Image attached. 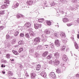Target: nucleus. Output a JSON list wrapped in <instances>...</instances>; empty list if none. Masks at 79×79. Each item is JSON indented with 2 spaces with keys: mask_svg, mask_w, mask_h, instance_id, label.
Returning a JSON list of instances; mask_svg holds the SVG:
<instances>
[{
  "mask_svg": "<svg viewBox=\"0 0 79 79\" xmlns=\"http://www.w3.org/2000/svg\"><path fill=\"white\" fill-rule=\"evenodd\" d=\"M34 43L35 45H37L40 42V38L39 37H37L34 40Z\"/></svg>",
  "mask_w": 79,
  "mask_h": 79,
  "instance_id": "f257e3e1",
  "label": "nucleus"
},
{
  "mask_svg": "<svg viewBox=\"0 0 79 79\" xmlns=\"http://www.w3.org/2000/svg\"><path fill=\"white\" fill-rule=\"evenodd\" d=\"M66 9V7L63 6H61V7L59 8V11L60 13H62V14H63L64 13V10Z\"/></svg>",
  "mask_w": 79,
  "mask_h": 79,
  "instance_id": "f03ea898",
  "label": "nucleus"
},
{
  "mask_svg": "<svg viewBox=\"0 0 79 79\" xmlns=\"http://www.w3.org/2000/svg\"><path fill=\"white\" fill-rule=\"evenodd\" d=\"M71 39H72L73 41L74 42L75 47L76 49H78V48H79V45H78V44H77L76 42H74L75 41L74 39V37H71Z\"/></svg>",
  "mask_w": 79,
  "mask_h": 79,
  "instance_id": "7ed1b4c3",
  "label": "nucleus"
},
{
  "mask_svg": "<svg viewBox=\"0 0 79 79\" xmlns=\"http://www.w3.org/2000/svg\"><path fill=\"white\" fill-rule=\"evenodd\" d=\"M55 45L56 47H59L60 45V43L58 40H56L55 41Z\"/></svg>",
  "mask_w": 79,
  "mask_h": 79,
  "instance_id": "20e7f679",
  "label": "nucleus"
},
{
  "mask_svg": "<svg viewBox=\"0 0 79 79\" xmlns=\"http://www.w3.org/2000/svg\"><path fill=\"white\" fill-rule=\"evenodd\" d=\"M19 3L15 2V3L13 4V6H12V8L13 9H15V8H18V7L19 6Z\"/></svg>",
  "mask_w": 79,
  "mask_h": 79,
  "instance_id": "39448f33",
  "label": "nucleus"
},
{
  "mask_svg": "<svg viewBox=\"0 0 79 79\" xmlns=\"http://www.w3.org/2000/svg\"><path fill=\"white\" fill-rule=\"evenodd\" d=\"M53 64L54 66H58L60 64V61L58 60H55L53 61Z\"/></svg>",
  "mask_w": 79,
  "mask_h": 79,
  "instance_id": "423d86ee",
  "label": "nucleus"
},
{
  "mask_svg": "<svg viewBox=\"0 0 79 79\" xmlns=\"http://www.w3.org/2000/svg\"><path fill=\"white\" fill-rule=\"evenodd\" d=\"M41 27V25L37 23L34 24V27L36 29H37Z\"/></svg>",
  "mask_w": 79,
  "mask_h": 79,
  "instance_id": "0eeeda50",
  "label": "nucleus"
},
{
  "mask_svg": "<svg viewBox=\"0 0 79 79\" xmlns=\"http://www.w3.org/2000/svg\"><path fill=\"white\" fill-rule=\"evenodd\" d=\"M31 79H34L35 77V73L31 72L30 73Z\"/></svg>",
  "mask_w": 79,
  "mask_h": 79,
  "instance_id": "6e6552de",
  "label": "nucleus"
},
{
  "mask_svg": "<svg viewBox=\"0 0 79 79\" xmlns=\"http://www.w3.org/2000/svg\"><path fill=\"white\" fill-rule=\"evenodd\" d=\"M25 26L27 28H29V27H31V24L29 22H27L25 24Z\"/></svg>",
  "mask_w": 79,
  "mask_h": 79,
  "instance_id": "1a4fd4ad",
  "label": "nucleus"
},
{
  "mask_svg": "<svg viewBox=\"0 0 79 79\" xmlns=\"http://www.w3.org/2000/svg\"><path fill=\"white\" fill-rule=\"evenodd\" d=\"M62 59L64 61H67L68 60V57H67L66 55H64L62 56Z\"/></svg>",
  "mask_w": 79,
  "mask_h": 79,
  "instance_id": "9d476101",
  "label": "nucleus"
},
{
  "mask_svg": "<svg viewBox=\"0 0 79 79\" xmlns=\"http://www.w3.org/2000/svg\"><path fill=\"white\" fill-rule=\"evenodd\" d=\"M40 75L43 77H45L47 76V74H46V73L45 72H42L40 73Z\"/></svg>",
  "mask_w": 79,
  "mask_h": 79,
  "instance_id": "9b49d317",
  "label": "nucleus"
},
{
  "mask_svg": "<svg viewBox=\"0 0 79 79\" xmlns=\"http://www.w3.org/2000/svg\"><path fill=\"white\" fill-rule=\"evenodd\" d=\"M50 76H51L53 78H55V77H56V75H55V73L53 72L51 73L50 74Z\"/></svg>",
  "mask_w": 79,
  "mask_h": 79,
  "instance_id": "f8f14e48",
  "label": "nucleus"
},
{
  "mask_svg": "<svg viewBox=\"0 0 79 79\" xmlns=\"http://www.w3.org/2000/svg\"><path fill=\"white\" fill-rule=\"evenodd\" d=\"M60 36L61 38H65L66 37V35L64 32L60 33Z\"/></svg>",
  "mask_w": 79,
  "mask_h": 79,
  "instance_id": "ddd939ff",
  "label": "nucleus"
},
{
  "mask_svg": "<svg viewBox=\"0 0 79 79\" xmlns=\"http://www.w3.org/2000/svg\"><path fill=\"white\" fill-rule=\"evenodd\" d=\"M44 33L45 34H49L50 33V31L49 30L46 29L44 31Z\"/></svg>",
  "mask_w": 79,
  "mask_h": 79,
  "instance_id": "4468645a",
  "label": "nucleus"
},
{
  "mask_svg": "<svg viewBox=\"0 0 79 79\" xmlns=\"http://www.w3.org/2000/svg\"><path fill=\"white\" fill-rule=\"evenodd\" d=\"M63 23H65V22H69V19L66 18H64L63 19Z\"/></svg>",
  "mask_w": 79,
  "mask_h": 79,
  "instance_id": "2eb2a0df",
  "label": "nucleus"
},
{
  "mask_svg": "<svg viewBox=\"0 0 79 79\" xmlns=\"http://www.w3.org/2000/svg\"><path fill=\"white\" fill-rule=\"evenodd\" d=\"M54 56H55L56 58H58L60 56V54L58 52H56L54 54Z\"/></svg>",
  "mask_w": 79,
  "mask_h": 79,
  "instance_id": "dca6fc26",
  "label": "nucleus"
},
{
  "mask_svg": "<svg viewBox=\"0 0 79 79\" xmlns=\"http://www.w3.org/2000/svg\"><path fill=\"white\" fill-rule=\"evenodd\" d=\"M27 4L28 5H31L33 3V2H32V1H28L27 2Z\"/></svg>",
  "mask_w": 79,
  "mask_h": 79,
  "instance_id": "f3484780",
  "label": "nucleus"
},
{
  "mask_svg": "<svg viewBox=\"0 0 79 79\" xmlns=\"http://www.w3.org/2000/svg\"><path fill=\"white\" fill-rule=\"evenodd\" d=\"M8 7L7 5L6 4L3 5L1 6V8L2 9H5Z\"/></svg>",
  "mask_w": 79,
  "mask_h": 79,
  "instance_id": "a211bd4d",
  "label": "nucleus"
},
{
  "mask_svg": "<svg viewBox=\"0 0 79 79\" xmlns=\"http://www.w3.org/2000/svg\"><path fill=\"white\" fill-rule=\"evenodd\" d=\"M16 16L17 18H19L20 17H24V16L22 14H17Z\"/></svg>",
  "mask_w": 79,
  "mask_h": 79,
  "instance_id": "6ab92c4d",
  "label": "nucleus"
},
{
  "mask_svg": "<svg viewBox=\"0 0 79 79\" xmlns=\"http://www.w3.org/2000/svg\"><path fill=\"white\" fill-rule=\"evenodd\" d=\"M34 56L35 58H39L40 56V55L38 53H35L34 55Z\"/></svg>",
  "mask_w": 79,
  "mask_h": 79,
  "instance_id": "aec40b11",
  "label": "nucleus"
},
{
  "mask_svg": "<svg viewBox=\"0 0 79 79\" xmlns=\"http://www.w3.org/2000/svg\"><path fill=\"white\" fill-rule=\"evenodd\" d=\"M29 33L31 37H33V36H35V34H34V32L32 31H30Z\"/></svg>",
  "mask_w": 79,
  "mask_h": 79,
  "instance_id": "412c9836",
  "label": "nucleus"
},
{
  "mask_svg": "<svg viewBox=\"0 0 79 79\" xmlns=\"http://www.w3.org/2000/svg\"><path fill=\"white\" fill-rule=\"evenodd\" d=\"M48 54V52L46 51L43 53V56L44 57H45V56H47Z\"/></svg>",
  "mask_w": 79,
  "mask_h": 79,
  "instance_id": "4be33fe9",
  "label": "nucleus"
},
{
  "mask_svg": "<svg viewBox=\"0 0 79 79\" xmlns=\"http://www.w3.org/2000/svg\"><path fill=\"white\" fill-rule=\"evenodd\" d=\"M65 48H66V46L64 45L60 49V50L61 51H64V50H65Z\"/></svg>",
  "mask_w": 79,
  "mask_h": 79,
  "instance_id": "5701e85b",
  "label": "nucleus"
},
{
  "mask_svg": "<svg viewBox=\"0 0 79 79\" xmlns=\"http://www.w3.org/2000/svg\"><path fill=\"white\" fill-rule=\"evenodd\" d=\"M34 49L32 48H30L29 50L30 53H34Z\"/></svg>",
  "mask_w": 79,
  "mask_h": 79,
  "instance_id": "b1692460",
  "label": "nucleus"
},
{
  "mask_svg": "<svg viewBox=\"0 0 79 79\" xmlns=\"http://www.w3.org/2000/svg\"><path fill=\"white\" fill-rule=\"evenodd\" d=\"M12 52L15 54V55H18L19 54L18 52H17V51H15L14 50H12Z\"/></svg>",
  "mask_w": 79,
  "mask_h": 79,
  "instance_id": "393cba45",
  "label": "nucleus"
},
{
  "mask_svg": "<svg viewBox=\"0 0 79 79\" xmlns=\"http://www.w3.org/2000/svg\"><path fill=\"white\" fill-rule=\"evenodd\" d=\"M43 21H44V19H40L38 20L39 23H42Z\"/></svg>",
  "mask_w": 79,
  "mask_h": 79,
  "instance_id": "a878e982",
  "label": "nucleus"
},
{
  "mask_svg": "<svg viewBox=\"0 0 79 79\" xmlns=\"http://www.w3.org/2000/svg\"><path fill=\"white\" fill-rule=\"evenodd\" d=\"M18 66L20 69L23 68V66L22 65V64L21 63H18Z\"/></svg>",
  "mask_w": 79,
  "mask_h": 79,
  "instance_id": "bb28decb",
  "label": "nucleus"
},
{
  "mask_svg": "<svg viewBox=\"0 0 79 79\" xmlns=\"http://www.w3.org/2000/svg\"><path fill=\"white\" fill-rule=\"evenodd\" d=\"M16 39H13L12 40V42H11L12 44H15L16 43Z\"/></svg>",
  "mask_w": 79,
  "mask_h": 79,
  "instance_id": "cd10ccee",
  "label": "nucleus"
},
{
  "mask_svg": "<svg viewBox=\"0 0 79 79\" xmlns=\"http://www.w3.org/2000/svg\"><path fill=\"white\" fill-rule=\"evenodd\" d=\"M46 24L48 26H51V25L52 24V23H51V22L50 21H47L46 22Z\"/></svg>",
  "mask_w": 79,
  "mask_h": 79,
  "instance_id": "c85d7f7f",
  "label": "nucleus"
},
{
  "mask_svg": "<svg viewBox=\"0 0 79 79\" xmlns=\"http://www.w3.org/2000/svg\"><path fill=\"white\" fill-rule=\"evenodd\" d=\"M23 48L22 47L20 48L19 50V53H21V52H23Z\"/></svg>",
  "mask_w": 79,
  "mask_h": 79,
  "instance_id": "c756f323",
  "label": "nucleus"
},
{
  "mask_svg": "<svg viewBox=\"0 0 79 79\" xmlns=\"http://www.w3.org/2000/svg\"><path fill=\"white\" fill-rule=\"evenodd\" d=\"M56 72L57 73H61V70H60V69H57L56 71Z\"/></svg>",
  "mask_w": 79,
  "mask_h": 79,
  "instance_id": "7c9ffc66",
  "label": "nucleus"
},
{
  "mask_svg": "<svg viewBox=\"0 0 79 79\" xmlns=\"http://www.w3.org/2000/svg\"><path fill=\"white\" fill-rule=\"evenodd\" d=\"M73 22H72L70 23H67V26H72V25H73Z\"/></svg>",
  "mask_w": 79,
  "mask_h": 79,
  "instance_id": "2f4dec72",
  "label": "nucleus"
},
{
  "mask_svg": "<svg viewBox=\"0 0 79 79\" xmlns=\"http://www.w3.org/2000/svg\"><path fill=\"white\" fill-rule=\"evenodd\" d=\"M62 41L64 43V44H66V42H67V39L66 38H65L64 40L63 39L62 40Z\"/></svg>",
  "mask_w": 79,
  "mask_h": 79,
  "instance_id": "473e14b6",
  "label": "nucleus"
},
{
  "mask_svg": "<svg viewBox=\"0 0 79 79\" xmlns=\"http://www.w3.org/2000/svg\"><path fill=\"white\" fill-rule=\"evenodd\" d=\"M4 3H6V4H9L10 3V2H9V0H6L4 1Z\"/></svg>",
  "mask_w": 79,
  "mask_h": 79,
  "instance_id": "72a5a7b5",
  "label": "nucleus"
},
{
  "mask_svg": "<svg viewBox=\"0 0 79 79\" xmlns=\"http://www.w3.org/2000/svg\"><path fill=\"white\" fill-rule=\"evenodd\" d=\"M24 33H21L19 36L20 37H24Z\"/></svg>",
  "mask_w": 79,
  "mask_h": 79,
  "instance_id": "f704fd0d",
  "label": "nucleus"
},
{
  "mask_svg": "<svg viewBox=\"0 0 79 79\" xmlns=\"http://www.w3.org/2000/svg\"><path fill=\"white\" fill-rule=\"evenodd\" d=\"M5 10L0 11V15H3V14H5Z\"/></svg>",
  "mask_w": 79,
  "mask_h": 79,
  "instance_id": "c9c22d12",
  "label": "nucleus"
},
{
  "mask_svg": "<svg viewBox=\"0 0 79 79\" xmlns=\"http://www.w3.org/2000/svg\"><path fill=\"white\" fill-rule=\"evenodd\" d=\"M25 37H27V38H28V39H29V38L30 37L29 36V35L28 33L25 34Z\"/></svg>",
  "mask_w": 79,
  "mask_h": 79,
  "instance_id": "e433bc0d",
  "label": "nucleus"
},
{
  "mask_svg": "<svg viewBox=\"0 0 79 79\" xmlns=\"http://www.w3.org/2000/svg\"><path fill=\"white\" fill-rule=\"evenodd\" d=\"M67 9H68V10H71L72 9V7L71 6H67L66 7Z\"/></svg>",
  "mask_w": 79,
  "mask_h": 79,
  "instance_id": "4c0bfd02",
  "label": "nucleus"
},
{
  "mask_svg": "<svg viewBox=\"0 0 79 79\" xmlns=\"http://www.w3.org/2000/svg\"><path fill=\"white\" fill-rule=\"evenodd\" d=\"M45 49H48V45H46L44 46Z\"/></svg>",
  "mask_w": 79,
  "mask_h": 79,
  "instance_id": "58836bf2",
  "label": "nucleus"
},
{
  "mask_svg": "<svg viewBox=\"0 0 79 79\" xmlns=\"http://www.w3.org/2000/svg\"><path fill=\"white\" fill-rule=\"evenodd\" d=\"M42 40H43V41H44V37H45V34H43L42 35Z\"/></svg>",
  "mask_w": 79,
  "mask_h": 79,
  "instance_id": "ea45409f",
  "label": "nucleus"
},
{
  "mask_svg": "<svg viewBox=\"0 0 79 79\" xmlns=\"http://www.w3.org/2000/svg\"><path fill=\"white\" fill-rule=\"evenodd\" d=\"M51 58H52V56H51L50 55H48L47 57V59H48V60H50V59H51Z\"/></svg>",
  "mask_w": 79,
  "mask_h": 79,
  "instance_id": "a19ab883",
  "label": "nucleus"
},
{
  "mask_svg": "<svg viewBox=\"0 0 79 79\" xmlns=\"http://www.w3.org/2000/svg\"><path fill=\"white\" fill-rule=\"evenodd\" d=\"M23 42L22 41H20L18 42V44L19 45H22V44H23Z\"/></svg>",
  "mask_w": 79,
  "mask_h": 79,
  "instance_id": "79ce46f5",
  "label": "nucleus"
},
{
  "mask_svg": "<svg viewBox=\"0 0 79 79\" xmlns=\"http://www.w3.org/2000/svg\"><path fill=\"white\" fill-rule=\"evenodd\" d=\"M19 34V32L18 31H16L15 34H14L15 36H18V34Z\"/></svg>",
  "mask_w": 79,
  "mask_h": 79,
  "instance_id": "37998d69",
  "label": "nucleus"
},
{
  "mask_svg": "<svg viewBox=\"0 0 79 79\" xmlns=\"http://www.w3.org/2000/svg\"><path fill=\"white\" fill-rule=\"evenodd\" d=\"M77 0H72V2H73V3H77Z\"/></svg>",
  "mask_w": 79,
  "mask_h": 79,
  "instance_id": "c03bdc74",
  "label": "nucleus"
},
{
  "mask_svg": "<svg viewBox=\"0 0 79 79\" xmlns=\"http://www.w3.org/2000/svg\"><path fill=\"white\" fill-rule=\"evenodd\" d=\"M58 32H56L54 34V36L55 37H58Z\"/></svg>",
  "mask_w": 79,
  "mask_h": 79,
  "instance_id": "a18cd8bd",
  "label": "nucleus"
},
{
  "mask_svg": "<svg viewBox=\"0 0 79 79\" xmlns=\"http://www.w3.org/2000/svg\"><path fill=\"white\" fill-rule=\"evenodd\" d=\"M53 61H52V60H49V64H53Z\"/></svg>",
  "mask_w": 79,
  "mask_h": 79,
  "instance_id": "49530a36",
  "label": "nucleus"
},
{
  "mask_svg": "<svg viewBox=\"0 0 79 79\" xmlns=\"http://www.w3.org/2000/svg\"><path fill=\"white\" fill-rule=\"evenodd\" d=\"M10 55L9 54H7L6 55V58H9L10 57Z\"/></svg>",
  "mask_w": 79,
  "mask_h": 79,
  "instance_id": "de8ad7c7",
  "label": "nucleus"
},
{
  "mask_svg": "<svg viewBox=\"0 0 79 79\" xmlns=\"http://www.w3.org/2000/svg\"><path fill=\"white\" fill-rule=\"evenodd\" d=\"M42 46L41 45H39L38 47H37V49H39V48H40L41 47H42Z\"/></svg>",
  "mask_w": 79,
  "mask_h": 79,
  "instance_id": "09e8293b",
  "label": "nucleus"
},
{
  "mask_svg": "<svg viewBox=\"0 0 79 79\" xmlns=\"http://www.w3.org/2000/svg\"><path fill=\"white\" fill-rule=\"evenodd\" d=\"M8 76H13V73H10V74H7Z\"/></svg>",
  "mask_w": 79,
  "mask_h": 79,
  "instance_id": "8fccbe9b",
  "label": "nucleus"
},
{
  "mask_svg": "<svg viewBox=\"0 0 79 79\" xmlns=\"http://www.w3.org/2000/svg\"><path fill=\"white\" fill-rule=\"evenodd\" d=\"M28 31H29V32H32V28H30L28 29Z\"/></svg>",
  "mask_w": 79,
  "mask_h": 79,
  "instance_id": "3c124183",
  "label": "nucleus"
},
{
  "mask_svg": "<svg viewBox=\"0 0 79 79\" xmlns=\"http://www.w3.org/2000/svg\"><path fill=\"white\" fill-rule=\"evenodd\" d=\"M50 46H51V47L52 48H53V47H54V45H53V44H50Z\"/></svg>",
  "mask_w": 79,
  "mask_h": 79,
  "instance_id": "603ef678",
  "label": "nucleus"
},
{
  "mask_svg": "<svg viewBox=\"0 0 79 79\" xmlns=\"http://www.w3.org/2000/svg\"><path fill=\"white\" fill-rule=\"evenodd\" d=\"M6 39H9L10 38V35L8 34H7L6 35Z\"/></svg>",
  "mask_w": 79,
  "mask_h": 79,
  "instance_id": "864d4df0",
  "label": "nucleus"
},
{
  "mask_svg": "<svg viewBox=\"0 0 79 79\" xmlns=\"http://www.w3.org/2000/svg\"><path fill=\"white\" fill-rule=\"evenodd\" d=\"M66 0H60V1L61 2H62L63 3H64Z\"/></svg>",
  "mask_w": 79,
  "mask_h": 79,
  "instance_id": "5fc2aeb1",
  "label": "nucleus"
},
{
  "mask_svg": "<svg viewBox=\"0 0 79 79\" xmlns=\"http://www.w3.org/2000/svg\"><path fill=\"white\" fill-rule=\"evenodd\" d=\"M15 32V31L14 30L10 31V32L11 33H14Z\"/></svg>",
  "mask_w": 79,
  "mask_h": 79,
  "instance_id": "6e6d98bb",
  "label": "nucleus"
},
{
  "mask_svg": "<svg viewBox=\"0 0 79 79\" xmlns=\"http://www.w3.org/2000/svg\"><path fill=\"white\" fill-rule=\"evenodd\" d=\"M0 29L1 30H3V26H0Z\"/></svg>",
  "mask_w": 79,
  "mask_h": 79,
  "instance_id": "4d7b16f0",
  "label": "nucleus"
},
{
  "mask_svg": "<svg viewBox=\"0 0 79 79\" xmlns=\"http://www.w3.org/2000/svg\"><path fill=\"white\" fill-rule=\"evenodd\" d=\"M26 6H24V7L22 6L23 10H26Z\"/></svg>",
  "mask_w": 79,
  "mask_h": 79,
  "instance_id": "13d9d810",
  "label": "nucleus"
},
{
  "mask_svg": "<svg viewBox=\"0 0 79 79\" xmlns=\"http://www.w3.org/2000/svg\"><path fill=\"white\" fill-rule=\"evenodd\" d=\"M76 77L77 78H79V74H77L76 75Z\"/></svg>",
  "mask_w": 79,
  "mask_h": 79,
  "instance_id": "bf43d9fd",
  "label": "nucleus"
},
{
  "mask_svg": "<svg viewBox=\"0 0 79 79\" xmlns=\"http://www.w3.org/2000/svg\"><path fill=\"white\" fill-rule=\"evenodd\" d=\"M37 67L38 68H40V65H37Z\"/></svg>",
  "mask_w": 79,
  "mask_h": 79,
  "instance_id": "052dcab7",
  "label": "nucleus"
},
{
  "mask_svg": "<svg viewBox=\"0 0 79 79\" xmlns=\"http://www.w3.org/2000/svg\"><path fill=\"white\" fill-rule=\"evenodd\" d=\"M51 6H53L55 5V3L53 2L51 4Z\"/></svg>",
  "mask_w": 79,
  "mask_h": 79,
  "instance_id": "680f3d73",
  "label": "nucleus"
},
{
  "mask_svg": "<svg viewBox=\"0 0 79 79\" xmlns=\"http://www.w3.org/2000/svg\"><path fill=\"white\" fill-rule=\"evenodd\" d=\"M25 76H26L27 77H29V75H28V74H27V73L25 74Z\"/></svg>",
  "mask_w": 79,
  "mask_h": 79,
  "instance_id": "e2e57ef3",
  "label": "nucleus"
},
{
  "mask_svg": "<svg viewBox=\"0 0 79 79\" xmlns=\"http://www.w3.org/2000/svg\"><path fill=\"white\" fill-rule=\"evenodd\" d=\"M76 22H77V23H79V19H77V20H76Z\"/></svg>",
  "mask_w": 79,
  "mask_h": 79,
  "instance_id": "0e129e2a",
  "label": "nucleus"
},
{
  "mask_svg": "<svg viewBox=\"0 0 79 79\" xmlns=\"http://www.w3.org/2000/svg\"><path fill=\"white\" fill-rule=\"evenodd\" d=\"M6 45L7 46V47H10V44H6Z\"/></svg>",
  "mask_w": 79,
  "mask_h": 79,
  "instance_id": "69168bd1",
  "label": "nucleus"
},
{
  "mask_svg": "<svg viewBox=\"0 0 79 79\" xmlns=\"http://www.w3.org/2000/svg\"><path fill=\"white\" fill-rule=\"evenodd\" d=\"M40 68H38V67H36V70L37 71H39V70H40Z\"/></svg>",
  "mask_w": 79,
  "mask_h": 79,
  "instance_id": "338daca9",
  "label": "nucleus"
},
{
  "mask_svg": "<svg viewBox=\"0 0 79 79\" xmlns=\"http://www.w3.org/2000/svg\"><path fill=\"white\" fill-rule=\"evenodd\" d=\"M77 39H79V34H78L77 35Z\"/></svg>",
  "mask_w": 79,
  "mask_h": 79,
  "instance_id": "774afa93",
  "label": "nucleus"
}]
</instances>
